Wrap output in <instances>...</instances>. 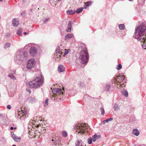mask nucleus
<instances>
[{
	"label": "nucleus",
	"instance_id": "nucleus-1",
	"mask_svg": "<svg viewBox=\"0 0 146 146\" xmlns=\"http://www.w3.org/2000/svg\"><path fill=\"white\" fill-rule=\"evenodd\" d=\"M133 37L141 42L143 48L146 49V22H143L135 29Z\"/></svg>",
	"mask_w": 146,
	"mask_h": 146
},
{
	"label": "nucleus",
	"instance_id": "nucleus-2",
	"mask_svg": "<svg viewBox=\"0 0 146 146\" xmlns=\"http://www.w3.org/2000/svg\"><path fill=\"white\" fill-rule=\"evenodd\" d=\"M44 82V78L41 74L36 76L35 78L29 83L31 88L36 89L40 87Z\"/></svg>",
	"mask_w": 146,
	"mask_h": 146
},
{
	"label": "nucleus",
	"instance_id": "nucleus-3",
	"mask_svg": "<svg viewBox=\"0 0 146 146\" xmlns=\"http://www.w3.org/2000/svg\"><path fill=\"white\" fill-rule=\"evenodd\" d=\"M80 56L79 59L82 64H86L88 61L89 55L87 50L85 48L81 50L80 53Z\"/></svg>",
	"mask_w": 146,
	"mask_h": 146
},
{
	"label": "nucleus",
	"instance_id": "nucleus-4",
	"mask_svg": "<svg viewBox=\"0 0 146 146\" xmlns=\"http://www.w3.org/2000/svg\"><path fill=\"white\" fill-rule=\"evenodd\" d=\"M27 57V53L23 50H18L16 54V59L22 62L26 60Z\"/></svg>",
	"mask_w": 146,
	"mask_h": 146
},
{
	"label": "nucleus",
	"instance_id": "nucleus-5",
	"mask_svg": "<svg viewBox=\"0 0 146 146\" xmlns=\"http://www.w3.org/2000/svg\"><path fill=\"white\" fill-rule=\"evenodd\" d=\"M52 92L54 94L53 96L56 98L57 96V99L58 98L60 100H63L65 98V96L63 95V93L62 90L59 88H54L52 90Z\"/></svg>",
	"mask_w": 146,
	"mask_h": 146
},
{
	"label": "nucleus",
	"instance_id": "nucleus-6",
	"mask_svg": "<svg viewBox=\"0 0 146 146\" xmlns=\"http://www.w3.org/2000/svg\"><path fill=\"white\" fill-rule=\"evenodd\" d=\"M23 109L24 110L21 109V111H18L15 114L16 117L21 119L23 120L28 116L27 111L25 109V108Z\"/></svg>",
	"mask_w": 146,
	"mask_h": 146
},
{
	"label": "nucleus",
	"instance_id": "nucleus-7",
	"mask_svg": "<svg viewBox=\"0 0 146 146\" xmlns=\"http://www.w3.org/2000/svg\"><path fill=\"white\" fill-rule=\"evenodd\" d=\"M74 129H79L78 133H84L86 131V129L87 128V127L85 126L84 124L82 123V124H75Z\"/></svg>",
	"mask_w": 146,
	"mask_h": 146
},
{
	"label": "nucleus",
	"instance_id": "nucleus-8",
	"mask_svg": "<svg viewBox=\"0 0 146 146\" xmlns=\"http://www.w3.org/2000/svg\"><path fill=\"white\" fill-rule=\"evenodd\" d=\"M62 46L60 45V46H57L56 50V53L57 54H58V56L60 57L61 55L62 54V53L63 52V51L65 50L64 53V56L67 54L69 52V51L70 50V49L68 50L64 49V50L63 49H62Z\"/></svg>",
	"mask_w": 146,
	"mask_h": 146
},
{
	"label": "nucleus",
	"instance_id": "nucleus-9",
	"mask_svg": "<svg viewBox=\"0 0 146 146\" xmlns=\"http://www.w3.org/2000/svg\"><path fill=\"white\" fill-rule=\"evenodd\" d=\"M36 61L34 59L29 60L27 63V69L30 70L35 66Z\"/></svg>",
	"mask_w": 146,
	"mask_h": 146
},
{
	"label": "nucleus",
	"instance_id": "nucleus-10",
	"mask_svg": "<svg viewBox=\"0 0 146 146\" xmlns=\"http://www.w3.org/2000/svg\"><path fill=\"white\" fill-rule=\"evenodd\" d=\"M37 49L35 47H31L30 50V53L32 56H34L37 52Z\"/></svg>",
	"mask_w": 146,
	"mask_h": 146
},
{
	"label": "nucleus",
	"instance_id": "nucleus-11",
	"mask_svg": "<svg viewBox=\"0 0 146 146\" xmlns=\"http://www.w3.org/2000/svg\"><path fill=\"white\" fill-rule=\"evenodd\" d=\"M61 0H50L49 2L50 4L54 7L56 6V4Z\"/></svg>",
	"mask_w": 146,
	"mask_h": 146
},
{
	"label": "nucleus",
	"instance_id": "nucleus-12",
	"mask_svg": "<svg viewBox=\"0 0 146 146\" xmlns=\"http://www.w3.org/2000/svg\"><path fill=\"white\" fill-rule=\"evenodd\" d=\"M117 77L118 78H115V81L116 83H117V85H118L119 84H120V82L118 80H117L119 79V77L120 78L121 80L123 81V82L124 81V82H125V80H124V78H125L124 76H117Z\"/></svg>",
	"mask_w": 146,
	"mask_h": 146
},
{
	"label": "nucleus",
	"instance_id": "nucleus-13",
	"mask_svg": "<svg viewBox=\"0 0 146 146\" xmlns=\"http://www.w3.org/2000/svg\"><path fill=\"white\" fill-rule=\"evenodd\" d=\"M16 73V71L15 70H13V73H11L8 75V76L12 79H16V78L14 75V74Z\"/></svg>",
	"mask_w": 146,
	"mask_h": 146
},
{
	"label": "nucleus",
	"instance_id": "nucleus-14",
	"mask_svg": "<svg viewBox=\"0 0 146 146\" xmlns=\"http://www.w3.org/2000/svg\"><path fill=\"white\" fill-rule=\"evenodd\" d=\"M65 68L62 65H60L58 68V70L59 72H63L64 71Z\"/></svg>",
	"mask_w": 146,
	"mask_h": 146
},
{
	"label": "nucleus",
	"instance_id": "nucleus-15",
	"mask_svg": "<svg viewBox=\"0 0 146 146\" xmlns=\"http://www.w3.org/2000/svg\"><path fill=\"white\" fill-rule=\"evenodd\" d=\"M111 85L110 84H106L104 88V90L106 92H108L111 90Z\"/></svg>",
	"mask_w": 146,
	"mask_h": 146
},
{
	"label": "nucleus",
	"instance_id": "nucleus-16",
	"mask_svg": "<svg viewBox=\"0 0 146 146\" xmlns=\"http://www.w3.org/2000/svg\"><path fill=\"white\" fill-rule=\"evenodd\" d=\"M75 146H84V143L81 140H78L75 143Z\"/></svg>",
	"mask_w": 146,
	"mask_h": 146
},
{
	"label": "nucleus",
	"instance_id": "nucleus-17",
	"mask_svg": "<svg viewBox=\"0 0 146 146\" xmlns=\"http://www.w3.org/2000/svg\"><path fill=\"white\" fill-rule=\"evenodd\" d=\"M132 133L134 135L137 136L139 134L140 132L139 131L136 129H133L132 131Z\"/></svg>",
	"mask_w": 146,
	"mask_h": 146
},
{
	"label": "nucleus",
	"instance_id": "nucleus-18",
	"mask_svg": "<svg viewBox=\"0 0 146 146\" xmlns=\"http://www.w3.org/2000/svg\"><path fill=\"white\" fill-rule=\"evenodd\" d=\"M14 27H16L18 26L19 24V22L17 21L16 19H13L12 21Z\"/></svg>",
	"mask_w": 146,
	"mask_h": 146
},
{
	"label": "nucleus",
	"instance_id": "nucleus-19",
	"mask_svg": "<svg viewBox=\"0 0 146 146\" xmlns=\"http://www.w3.org/2000/svg\"><path fill=\"white\" fill-rule=\"evenodd\" d=\"M71 22L70 21H69L68 26V29L66 30V31L67 32H70L71 31Z\"/></svg>",
	"mask_w": 146,
	"mask_h": 146
},
{
	"label": "nucleus",
	"instance_id": "nucleus-20",
	"mask_svg": "<svg viewBox=\"0 0 146 146\" xmlns=\"http://www.w3.org/2000/svg\"><path fill=\"white\" fill-rule=\"evenodd\" d=\"M73 35L72 34H69L65 36V40H66L68 38H72L73 37Z\"/></svg>",
	"mask_w": 146,
	"mask_h": 146
},
{
	"label": "nucleus",
	"instance_id": "nucleus-21",
	"mask_svg": "<svg viewBox=\"0 0 146 146\" xmlns=\"http://www.w3.org/2000/svg\"><path fill=\"white\" fill-rule=\"evenodd\" d=\"M68 15H72L76 13L75 11H73L72 10L70 9L66 11Z\"/></svg>",
	"mask_w": 146,
	"mask_h": 146
},
{
	"label": "nucleus",
	"instance_id": "nucleus-22",
	"mask_svg": "<svg viewBox=\"0 0 146 146\" xmlns=\"http://www.w3.org/2000/svg\"><path fill=\"white\" fill-rule=\"evenodd\" d=\"M84 8L86 9V7H80L78 8L76 11V13H79L83 11Z\"/></svg>",
	"mask_w": 146,
	"mask_h": 146
},
{
	"label": "nucleus",
	"instance_id": "nucleus-23",
	"mask_svg": "<svg viewBox=\"0 0 146 146\" xmlns=\"http://www.w3.org/2000/svg\"><path fill=\"white\" fill-rule=\"evenodd\" d=\"M22 32V29L21 28H20L17 31V34L19 36H21V35Z\"/></svg>",
	"mask_w": 146,
	"mask_h": 146
},
{
	"label": "nucleus",
	"instance_id": "nucleus-24",
	"mask_svg": "<svg viewBox=\"0 0 146 146\" xmlns=\"http://www.w3.org/2000/svg\"><path fill=\"white\" fill-rule=\"evenodd\" d=\"M121 93L122 94L125 96V97H127L128 96V93L126 90H124L122 91Z\"/></svg>",
	"mask_w": 146,
	"mask_h": 146
},
{
	"label": "nucleus",
	"instance_id": "nucleus-25",
	"mask_svg": "<svg viewBox=\"0 0 146 146\" xmlns=\"http://www.w3.org/2000/svg\"><path fill=\"white\" fill-rule=\"evenodd\" d=\"M28 100L29 102H31L34 101L35 100V98L33 97H29L28 98Z\"/></svg>",
	"mask_w": 146,
	"mask_h": 146
},
{
	"label": "nucleus",
	"instance_id": "nucleus-26",
	"mask_svg": "<svg viewBox=\"0 0 146 146\" xmlns=\"http://www.w3.org/2000/svg\"><path fill=\"white\" fill-rule=\"evenodd\" d=\"M119 29L121 30H123L125 29V26L123 24L119 25Z\"/></svg>",
	"mask_w": 146,
	"mask_h": 146
},
{
	"label": "nucleus",
	"instance_id": "nucleus-27",
	"mask_svg": "<svg viewBox=\"0 0 146 146\" xmlns=\"http://www.w3.org/2000/svg\"><path fill=\"white\" fill-rule=\"evenodd\" d=\"M114 108L115 111H117L119 109L118 105L117 104H115L114 105Z\"/></svg>",
	"mask_w": 146,
	"mask_h": 146
},
{
	"label": "nucleus",
	"instance_id": "nucleus-28",
	"mask_svg": "<svg viewBox=\"0 0 146 146\" xmlns=\"http://www.w3.org/2000/svg\"><path fill=\"white\" fill-rule=\"evenodd\" d=\"M62 134V136L64 137H66L68 136L67 133L66 131H63Z\"/></svg>",
	"mask_w": 146,
	"mask_h": 146
},
{
	"label": "nucleus",
	"instance_id": "nucleus-29",
	"mask_svg": "<svg viewBox=\"0 0 146 146\" xmlns=\"http://www.w3.org/2000/svg\"><path fill=\"white\" fill-rule=\"evenodd\" d=\"M49 17H47L43 21V23L44 24L46 23L49 21Z\"/></svg>",
	"mask_w": 146,
	"mask_h": 146
},
{
	"label": "nucleus",
	"instance_id": "nucleus-30",
	"mask_svg": "<svg viewBox=\"0 0 146 146\" xmlns=\"http://www.w3.org/2000/svg\"><path fill=\"white\" fill-rule=\"evenodd\" d=\"M97 139L96 134L94 135L92 137V140L93 142H95Z\"/></svg>",
	"mask_w": 146,
	"mask_h": 146
},
{
	"label": "nucleus",
	"instance_id": "nucleus-31",
	"mask_svg": "<svg viewBox=\"0 0 146 146\" xmlns=\"http://www.w3.org/2000/svg\"><path fill=\"white\" fill-rule=\"evenodd\" d=\"M21 139V138L20 137H16V138H15L14 140L16 142H19L20 141Z\"/></svg>",
	"mask_w": 146,
	"mask_h": 146
},
{
	"label": "nucleus",
	"instance_id": "nucleus-32",
	"mask_svg": "<svg viewBox=\"0 0 146 146\" xmlns=\"http://www.w3.org/2000/svg\"><path fill=\"white\" fill-rule=\"evenodd\" d=\"M10 46V44L8 42L6 44H5V46H4V48L5 49L6 48L9 47Z\"/></svg>",
	"mask_w": 146,
	"mask_h": 146
},
{
	"label": "nucleus",
	"instance_id": "nucleus-33",
	"mask_svg": "<svg viewBox=\"0 0 146 146\" xmlns=\"http://www.w3.org/2000/svg\"><path fill=\"white\" fill-rule=\"evenodd\" d=\"M92 2V1H88L85 4V5L86 6H88L89 5H91Z\"/></svg>",
	"mask_w": 146,
	"mask_h": 146
},
{
	"label": "nucleus",
	"instance_id": "nucleus-34",
	"mask_svg": "<svg viewBox=\"0 0 146 146\" xmlns=\"http://www.w3.org/2000/svg\"><path fill=\"white\" fill-rule=\"evenodd\" d=\"M92 138L91 137H89V139H88V143L89 144H90L92 143Z\"/></svg>",
	"mask_w": 146,
	"mask_h": 146
},
{
	"label": "nucleus",
	"instance_id": "nucleus-35",
	"mask_svg": "<svg viewBox=\"0 0 146 146\" xmlns=\"http://www.w3.org/2000/svg\"><path fill=\"white\" fill-rule=\"evenodd\" d=\"M11 135H12L11 137H12L13 139H14L15 138H16V137H17L13 132L11 133Z\"/></svg>",
	"mask_w": 146,
	"mask_h": 146
},
{
	"label": "nucleus",
	"instance_id": "nucleus-36",
	"mask_svg": "<svg viewBox=\"0 0 146 146\" xmlns=\"http://www.w3.org/2000/svg\"><path fill=\"white\" fill-rule=\"evenodd\" d=\"M100 110L101 112L102 115H104L105 113L104 110V109L102 107L100 108Z\"/></svg>",
	"mask_w": 146,
	"mask_h": 146
},
{
	"label": "nucleus",
	"instance_id": "nucleus-37",
	"mask_svg": "<svg viewBox=\"0 0 146 146\" xmlns=\"http://www.w3.org/2000/svg\"><path fill=\"white\" fill-rule=\"evenodd\" d=\"M142 1H141L140 0H138V2L141 5H143L144 3V0H142Z\"/></svg>",
	"mask_w": 146,
	"mask_h": 146
},
{
	"label": "nucleus",
	"instance_id": "nucleus-38",
	"mask_svg": "<svg viewBox=\"0 0 146 146\" xmlns=\"http://www.w3.org/2000/svg\"><path fill=\"white\" fill-rule=\"evenodd\" d=\"M48 99H46V100L45 101L44 103V106H48Z\"/></svg>",
	"mask_w": 146,
	"mask_h": 146
},
{
	"label": "nucleus",
	"instance_id": "nucleus-39",
	"mask_svg": "<svg viewBox=\"0 0 146 146\" xmlns=\"http://www.w3.org/2000/svg\"><path fill=\"white\" fill-rule=\"evenodd\" d=\"M122 68V66L121 64H119L118 65V66L117 68V69L118 70H120Z\"/></svg>",
	"mask_w": 146,
	"mask_h": 146
},
{
	"label": "nucleus",
	"instance_id": "nucleus-40",
	"mask_svg": "<svg viewBox=\"0 0 146 146\" xmlns=\"http://www.w3.org/2000/svg\"><path fill=\"white\" fill-rule=\"evenodd\" d=\"M108 121L107 120V119H106L104 121H103L102 122V123L103 124H105L106 123L108 122Z\"/></svg>",
	"mask_w": 146,
	"mask_h": 146
},
{
	"label": "nucleus",
	"instance_id": "nucleus-41",
	"mask_svg": "<svg viewBox=\"0 0 146 146\" xmlns=\"http://www.w3.org/2000/svg\"><path fill=\"white\" fill-rule=\"evenodd\" d=\"M32 8L30 10V11L31 12V13H33V10L34 9H33V8L34 7V5H32Z\"/></svg>",
	"mask_w": 146,
	"mask_h": 146
},
{
	"label": "nucleus",
	"instance_id": "nucleus-42",
	"mask_svg": "<svg viewBox=\"0 0 146 146\" xmlns=\"http://www.w3.org/2000/svg\"><path fill=\"white\" fill-rule=\"evenodd\" d=\"M26 90L27 91H28L29 94H30L31 92V90L29 88H27L26 89Z\"/></svg>",
	"mask_w": 146,
	"mask_h": 146
},
{
	"label": "nucleus",
	"instance_id": "nucleus-43",
	"mask_svg": "<svg viewBox=\"0 0 146 146\" xmlns=\"http://www.w3.org/2000/svg\"><path fill=\"white\" fill-rule=\"evenodd\" d=\"M107 119V120L108 121H111L113 120V118L111 117V118H108Z\"/></svg>",
	"mask_w": 146,
	"mask_h": 146
},
{
	"label": "nucleus",
	"instance_id": "nucleus-44",
	"mask_svg": "<svg viewBox=\"0 0 146 146\" xmlns=\"http://www.w3.org/2000/svg\"><path fill=\"white\" fill-rule=\"evenodd\" d=\"M7 108L9 109H11V107L10 105H8L7 106Z\"/></svg>",
	"mask_w": 146,
	"mask_h": 146
},
{
	"label": "nucleus",
	"instance_id": "nucleus-45",
	"mask_svg": "<svg viewBox=\"0 0 146 146\" xmlns=\"http://www.w3.org/2000/svg\"><path fill=\"white\" fill-rule=\"evenodd\" d=\"M96 137L97 139H99L100 138H101V135H97L96 134Z\"/></svg>",
	"mask_w": 146,
	"mask_h": 146
},
{
	"label": "nucleus",
	"instance_id": "nucleus-46",
	"mask_svg": "<svg viewBox=\"0 0 146 146\" xmlns=\"http://www.w3.org/2000/svg\"><path fill=\"white\" fill-rule=\"evenodd\" d=\"M6 35L7 36H10V34L9 33H6Z\"/></svg>",
	"mask_w": 146,
	"mask_h": 146
},
{
	"label": "nucleus",
	"instance_id": "nucleus-47",
	"mask_svg": "<svg viewBox=\"0 0 146 146\" xmlns=\"http://www.w3.org/2000/svg\"><path fill=\"white\" fill-rule=\"evenodd\" d=\"M28 33H27L26 32H25L24 33V34L25 35H26V34H28Z\"/></svg>",
	"mask_w": 146,
	"mask_h": 146
},
{
	"label": "nucleus",
	"instance_id": "nucleus-48",
	"mask_svg": "<svg viewBox=\"0 0 146 146\" xmlns=\"http://www.w3.org/2000/svg\"><path fill=\"white\" fill-rule=\"evenodd\" d=\"M10 129L11 130H12L13 129V127H10Z\"/></svg>",
	"mask_w": 146,
	"mask_h": 146
},
{
	"label": "nucleus",
	"instance_id": "nucleus-49",
	"mask_svg": "<svg viewBox=\"0 0 146 146\" xmlns=\"http://www.w3.org/2000/svg\"><path fill=\"white\" fill-rule=\"evenodd\" d=\"M25 13V12H22L21 13V15H23Z\"/></svg>",
	"mask_w": 146,
	"mask_h": 146
},
{
	"label": "nucleus",
	"instance_id": "nucleus-50",
	"mask_svg": "<svg viewBox=\"0 0 146 146\" xmlns=\"http://www.w3.org/2000/svg\"><path fill=\"white\" fill-rule=\"evenodd\" d=\"M138 146H145V145H139Z\"/></svg>",
	"mask_w": 146,
	"mask_h": 146
},
{
	"label": "nucleus",
	"instance_id": "nucleus-51",
	"mask_svg": "<svg viewBox=\"0 0 146 146\" xmlns=\"http://www.w3.org/2000/svg\"><path fill=\"white\" fill-rule=\"evenodd\" d=\"M119 86H120V87L121 86V84H120V85H119Z\"/></svg>",
	"mask_w": 146,
	"mask_h": 146
},
{
	"label": "nucleus",
	"instance_id": "nucleus-52",
	"mask_svg": "<svg viewBox=\"0 0 146 146\" xmlns=\"http://www.w3.org/2000/svg\"><path fill=\"white\" fill-rule=\"evenodd\" d=\"M12 146H16V145H13Z\"/></svg>",
	"mask_w": 146,
	"mask_h": 146
},
{
	"label": "nucleus",
	"instance_id": "nucleus-53",
	"mask_svg": "<svg viewBox=\"0 0 146 146\" xmlns=\"http://www.w3.org/2000/svg\"><path fill=\"white\" fill-rule=\"evenodd\" d=\"M82 45L84 46L85 47V45L84 44H83Z\"/></svg>",
	"mask_w": 146,
	"mask_h": 146
},
{
	"label": "nucleus",
	"instance_id": "nucleus-54",
	"mask_svg": "<svg viewBox=\"0 0 146 146\" xmlns=\"http://www.w3.org/2000/svg\"><path fill=\"white\" fill-rule=\"evenodd\" d=\"M3 1V0H0V2H1Z\"/></svg>",
	"mask_w": 146,
	"mask_h": 146
},
{
	"label": "nucleus",
	"instance_id": "nucleus-55",
	"mask_svg": "<svg viewBox=\"0 0 146 146\" xmlns=\"http://www.w3.org/2000/svg\"><path fill=\"white\" fill-rule=\"evenodd\" d=\"M133 0H129V1H132Z\"/></svg>",
	"mask_w": 146,
	"mask_h": 146
},
{
	"label": "nucleus",
	"instance_id": "nucleus-56",
	"mask_svg": "<svg viewBox=\"0 0 146 146\" xmlns=\"http://www.w3.org/2000/svg\"><path fill=\"white\" fill-rule=\"evenodd\" d=\"M54 141V140L53 139H52V141Z\"/></svg>",
	"mask_w": 146,
	"mask_h": 146
},
{
	"label": "nucleus",
	"instance_id": "nucleus-57",
	"mask_svg": "<svg viewBox=\"0 0 146 146\" xmlns=\"http://www.w3.org/2000/svg\"><path fill=\"white\" fill-rule=\"evenodd\" d=\"M16 128V127H15V128H14V129H15Z\"/></svg>",
	"mask_w": 146,
	"mask_h": 146
},
{
	"label": "nucleus",
	"instance_id": "nucleus-58",
	"mask_svg": "<svg viewBox=\"0 0 146 146\" xmlns=\"http://www.w3.org/2000/svg\"><path fill=\"white\" fill-rule=\"evenodd\" d=\"M27 46H26L25 47V48Z\"/></svg>",
	"mask_w": 146,
	"mask_h": 146
}]
</instances>
